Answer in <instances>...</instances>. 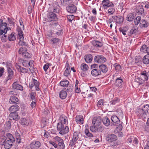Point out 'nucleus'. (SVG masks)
Masks as SVG:
<instances>
[{"label":"nucleus","mask_w":149,"mask_h":149,"mask_svg":"<svg viewBox=\"0 0 149 149\" xmlns=\"http://www.w3.org/2000/svg\"><path fill=\"white\" fill-rule=\"evenodd\" d=\"M136 113L139 118L144 120L147 117V113H149V105L146 104L142 108H139L137 110Z\"/></svg>","instance_id":"nucleus-1"},{"label":"nucleus","mask_w":149,"mask_h":149,"mask_svg":"<svg viewBox=\"0 0 149 149\" xmlns=\"http://www.w3.org/2000/svg\"><path fill=\"white\" fill-rule=\"evenodd\" d=\"M7 137L6 141H1L0 143L2 146H4V148L6 149H9L11 148L15 141V139L13 137L12 134L7 133L6 134Z\"/></svg>","instance_id":"nucleus-2"},{"label":"nucleus","mask_w":149,"mask_h":149,"mask_svg":"<svg viewBox=\"0 0 149 149\" xmlns=\"http://www.w3.org/2000/svg\"><path fill=\"white\" fill-rule=\"evenodd\" d=\"M81 134L79 132H76L73 134L72 139L70 141V145L71 146H73L74 145L77 140L79 138L80 135Z\"/></svg>","instance_id":"nucleus-3"},{"label":"nucleus","mask_w":149,"mask_h":149,"mask_svg":"<svg viewBox=\"0 0 149 149\" xmlns=\"http://www.w3.org/2000/svg\"><path fill=\"white\" fill-rule=\"evenodd\" d=\"M10 95H13V96H11L9 102L10 104H13L14 103H17L19 101L18 98L15 96L17 94L15 93L14 91H11L9 93Z\"/></svg>","instance_id":"nucleus-4"},{"label":"nucleus","mask_w":149,"mask_h":149,"mask_svg":"<svg viewBox=\"0 0 149 149\" xmlns=\"http://www.w3.org/2000/svg\"><path fill=\"white\" fill-rule=\"evenodd\" d=\"M101 4L102 6V7L104 9H106L109 7L114 6L113 2L109 0H103Z\"/></svg>","instance_id":"nucleus-5"},{"label":"nucleus","mask_w":149,"mask_h":149,"mask_svg":"<svg viewBox=\"0 0 149 149\" xmlns=\"http://www.w3.org/2000/svg\"><path fill=\"white\" fill-rule=\"evenodd\" d=\"M47 17L48 22L57 20L58 19L57 15L52 12H50L47 14Z\"/></svg>","instance_id":"nucleus-6"},{"label":"nucleus","mask_w":149,"mask_h":149,"mask_svg":"<svg viewBox=\"0 0 149 149\" xmlns=\"http://www.w3.org/2000/svg\"><path fill=\"white\" fill-rule=\"evenodd\" d=\"M95 62L99 63H103L107 61L106 58L102 55H97L94 58Z\"/></svg>","instance_id":"nucleus-7"},{"label":"nucleus","mask_w":149,"mask_h":149,"mask_svg":"<svg viewBox=\"0 0 149 149\" xmlns=\"http://www.w3.org/2000/svg\"><path fill=\"white\" fill-rule=\"evenodd\" d=\"M117 139V136L114 134H111L107 135L106 136V140L109 143L116 141Z\"/></svg>","instance_id":"nucleus-8"},{"label":"nucleus","mask_w":149,"mask_h":149,"mask_svg":"<svg viewBox=\"0 0 149 149\" xmlns=\"http://www.w3.org/2000/svg\"><path fill=\"white\" fill-rule=\"evenodd\" d=\"M102 122V119L100 116H97L94 117L92 120V123L95 126H99L101 124Z\"/></svg>","instance_id":"nucleus-9"},{"label":"nucleus","mask_w":149,"mask_h":149,"mask_svg":"<svg viewBox=\"0 0 149 149\" xmlns=\"http://www.w3.org/2000/svg\"><path fill=\"white\" fill-rule=\"evenodd\" d=\"M41 145L40 142L38 141H33L30 144V148L33 149H37L39 148Z\"/></svg>","instance_id":"nucleus-10"},{"label":"nucleus","mask_w":149,"mask_h":149,"mask_svg":"<svg viewBox=\"0 0 149 149\" xmlns=\"http://www.w3.org/2000/svg\"><path fill=\"white\" fill-rule=\"evenodd\" d=\"M9 118L11 120H18L19 119V116L17 112H11L9 115Z\"/></svg>","instance_id":"nucleus-11"},{"label":"nucleus","mask_w":149,"mask_h":149,"mask_svg":"<svg viewBox=\"0 0 149 149\" xmlns=\"http://www.w3.org/2000/svg\"><path fill=\"white\" fill-rule=\"evenodd\" d=\"M57 20H53L51 22H49V26L52 27H53L54 30H58L60 29V26L57 24Z\"/></svg>","instance_id":"nucleus-12"},{"label":"nucleus","mask_w":149,"mask_h":149,"mask_svg":"<svg viewBox=\"0 0 149 149\" xmlns=\"http://www.w3.org/2000/svg\"><path fill=\"white\" fill-rule=\"evenodd\" d=\"M13 69V68H10L7 69L8 76L5 79V81H4L6 84L7 83L8 80L11 79L13 77V72L12 70Z\"/></svg>","instance_id":"nucleus-13"},{"label":"nucleus","mask_w":149,"mask_h":149,"mask_svg":"<svg viewBox=\"0 0 149 149\" xmlns=\"http://www.w3.org/2000/svg\"><path fill=\"white\" fill-rule=\"evenodd\" d=\"M66 10L69 13H73L76 12L77 8L75 5L72 4L71 5L67 6L66 7Z\"/></svg>","instance_id":"nucleus-14"},{"label":"nucleus","mask_w":149,"mask_h":149,"mask_svg":"<svg viewBox=\"0 0 149 149\" xmlns=\"http://www.w3.org/2000/svg\"><path fill=\"white\" fill-rule=\"evenodd\" d=\"M123 81L121 77L117 78L116 80L115 85L119 88L122 87Z\"/></svg>","instance_id":"nucleus-15"},{"label":"nucleus","mask_w":149,"mask_h":149,"mask_svg":"<svg viewBox=\"0 0 149 149\" xmlns=\"http://www.w3.org/2000/svg\"><path fill=\"white\" fill-rule=\"evenodd\" d=\"M99 70L103 73H106L108 71V67L106 65L102 64L99 65Z\"/></svg>","instance_id":"nucleus-16"},{"label":"nucleus","mask_w":149,"mask_h":149,"mask_svg":"<svg viewBox=\"0 0 149 149\" xmlns=\"http://www.w3.org/2000/svg\"><path fill=\"white\" fill-rule=\"evenodd\" d=\"M91 74L94 77H97L99 75H101V71L97 69H94L91 71Z\"/></svg>","instance_id":"nucleus-17"},{"label":"nucleus","mask_w":149,"mask_h":149,"mask_svg":"<svg viewBox=\"0 0 149 149\" xmlns=\"http://www.w3.org/2000/svg\"><path fill=\"white\" fill-rule=\"evenodd\" d=\"M76 122L80 124H83L84 123V119L83 117L81 115L77 116L75 118Z\"/></svg>","instance_id":"nucleus-18"},{"label":"nucleus","mask_w":149,"mask_h":149,"mask_svg":"<svg viewBox=\"0 0 149 149\" xmlns=\"http://www.w3.org/2000/svg\"><path fill=\"white\" fill-rule=\"evenodd\" d=\"M113 19L115 20L116 22L118 24L122 23L124 20L123 17L120 15L116 16Z\"/></svg>","instance_id":"nucleus-19"},{"label":"nucleus","mask_w":149,"mask_h":149,"mask_svg":"<svg viewBox=\"0 0 149 149\" xmlns=\"http://www.w3.org/2000/svg\"><path fill=\"white\" fill-rule=\"evenodd\" d=\"M12 87L14 89H16L21 91H23V87L21 85L15 82L13 83L12 85Z\"/></svg>","instance_id":"nucleus-20"},{"label":"nucleus","mask_w":149,"mask_h":149,"mask_svg":"<svg viewBox=\"0 0 149 149\" xmlns=\"http://www.w3.org/2000/svg\"><path fill=\"white\" fill-rule=\"evenodd\" d=\"M65 68H66L64 73V75L66 77H68L70 74V66L68 63L66 64Z\"/></svg>","instance_id":"nucleus-21"},{"label":"nucleus","mask_w":149,"mask_h":149,"mask_svg":"<svg viewBox=\"0 0 149 149\" xmlns=\"http://www.w3.org/2000/svg\"><path fill=\"white\" fill-rule=\"evenodd\" d=\"M19 109V107L17 105H15L10 107L9 108V110L11 112H17Z\"/></svg>","instance_id":"nucleus-22"},{"label":"nucleus","mask_w":149,"mask_h":149,"mask_svg":"<svg viewBox=\"0 0 149 149\" xmlns=\"http://www.w3.org/2000/svg\"><path fill=\"white\" fill-rule=\"evenodd\" d=\"M67 95V94L66 92L64 90L61 91L59 93V97L62 100L65 99Z\"/></svg>","instance_id":"nucleus-23"},{"label":"nucleus","mask_w":149,"mask_h":149,"mask_svg":"<svg viewBox=\"0 0 149 149\" xmlns=\"http://www.w3.org/2000/svg\"><path fill=\"white\" fill-rule=\"evenodd\" d=\"M55 32L54 30H49L47 32L46 35L48 38H51L55 36Z\"/></svg>","instance_id":"nucleus-24"},{"label":"nucleus","mask_w":149,"mask_h":149,"mask_svg":"<svg viewBox=\"0 0 149 149\" xmlns=\"http://www.w3.org/2000/svg\"><path fill=\"white\" fill-rule=\"evenodd\" d=\"M92 44L93 46L96 48L101 47L103 45L102 42L97 40L93 41Z\"/></svg>","instance_id":"nucleus-25"},{"label":"nucleus","mask_w":149,"mask_h":149,"mask_svg":"<svg viewBox=\"0 0 149 149\" xmlns=\"http://www.w3.org/2000/svg\"><path fill=\"white\" fill-rule=\"evenodd\" d=\"M69 131V129L68 127V126H64V128H63L59 133L61 135H63L67 133Z\"/></svg>","instance_id":"nucleus-26"},{"label":"nucleus","mask_w":149,"mask_h":149,"mask_svg":"<svg viewBox=\"0 0 149 149\" xmlns=\"http://www.w3.org/2000/svg\"><path fill=\"white\" fill-rule=\"evenodd\" d=\"M134 18V15L132 13H130L127 14L126 17V20L129 22L132 21Z\"/></svg>","instance_id":"nucleus-27"},{"label":"nucleus","mask_w":149,"mask_h":149,"mask_svg":"<svg viewBox=\"0 0 149 149\" xmlns=\"http://www.w3.org/2000/svg\"><path fill=\"white\" fill-rule=\"evenodd\" d=\"M18 70L20 72L22 73H27L28 72V70L26 68L22 67L21 66L17 65L16 66Z\"/></svg>","instance_id":"nucleus-28"},{"label":"nucleus","mask_w":149,"mask_h":149,"mask_svg":"<svg viewBox=\"0 0 149 149\" xmlns=\"http://www.w3.org/2000/svg\"><path fill=\"white\" fill-rule=\"evenodd\" d=\"M102 120L103 124L107 126H109L110 124V120L107 117L103 118Z\"/></svg>","instance_id":"nucleus-29"},{"label":"nucleus","mask_w":149,"mask_h":149,"mask_svg":"<svg viewBox=\"0 0 149 149\" xmlns=\"http://www.w3.org/2000/svg\"><path fill=\"white\" fill-rule=\"evenodd\" d=\"M86 62L87 63H90L92 60V56L91 54H88L84 56Z\"/></svg>","instance_id":"nucleus-30"},{"label":"nucleus","mask_w":149,"mask_h":149,"mask_svg":"<svg viewBox=\"0 0 149 149\" xmlns=\"http://www.w3.org/2000/svg\"><path fill=\"white\" fill-rule=\"evenodd\" d=\"M29 121L25 118H23L21 119L20 120V123L23 125H28L29 123Z\"/></svg>","instance_id":"nucleus-31"},{"label":"nucleus","mask_w":149,"mask_h":149,"mask_svg":"<svg viewBox=\"0 0 149 149\" xmlns=\"http://www.w3.org/2000/svg\"><path fill=\"white\" fill-rule=\"evenodd\" d=\"M50 43L53 45H56L58 44L60 41V39L58 38H53L50 39Z\"/></svg>","instance_id":"nucleus-32"},{"label":"nucleus","mask_w":149,"mask_h":149,"mask_svg":"<svg viewBox=\"0 0 149 149\" xmlns=\"http://www.w3.org/2000/svg\"><path fill=\"white\" fill-rule=\"evenodd\" d=\"M111 119L112 121L114 123L118 124L120 123V120L117 116L116 115L112 116L111 118Z\"/></svg>","instance_id":"nucleus-33"},{"label":"nucleus","mask_w":149,"mask_h":149,"mask_svg":"<svg viewBox=\"0 0 149 149\" xmlns=\"http://www.w3.org/2000/svg\"><path fill=\"white\" fill-rule=\"evenodd\" d=\"M15 136L16 143H20L21 142V135L17 132H16L15 133Z\"/></svg>","instance_id":"nucleus-34"},{"label":"nucleus","mask_w":149,"mask_h":149,"mask_svg":"<svg viewBox=\"0 0 149 149\" xmlns=\"http://www.w3.org/2000/svg\"><path fill=\"white\" fill-rule=\"evenodd\" d=\"M149 47H148L145 45H143L141 47L140 49L141 52L142 53H147L148 52Z\"/></svg>","instance_id":"nucleus-35"},{"label":"nucleus","mask_w":149,"mask_h":149,"mask_svg":"<svg viewBox=\"0 0 149 149\" xmlns=\"http://www.w3.org/2000/svg\"><path fill=\"white\" fill-rule=\"evenodd\" d=\"M32 81L33 83H34L33 85H34L35 86L36 90L37 91H39L40 90L39 82L37 80L34 79H33Z\"/></svg>","instance_id":"nucleus-36"},{"label":"nucleus","mask_w":149,"mask_h":149,"mask_svg":"<svg viewBox=\"0 0 149 149\" xmlns=\"http://www.w3.org/2000/svg\"><path fill=\"white\" fill-rule=\"evenodd\" d=\"M143 62L145 64L149 63V54L146 55L143 58Z\"/></svg>","instance_id":"nucleus-37"},{"label":"nucleus","mask_w":149,"mask_h":149,"mask_svg":"<svg viewBox=\"0 0 149 149\" xmlns=\"http://www.w3.org/2000/svg\"><path fill=\"white\" fill-rule=\"evenodd\" d=\"M69 84V81L66 80L61 81L60 83V85L61 86L63 87H68Z\"/></svg>","instance_id":"nucleus-38"},{"label":"nucleus","mask_w":149,"mask_h":149,"mask_svg":"<svg viewBox=\"0 0 149 149\" xmlns=\"http://www.w3.org/2000/svg\"><path fill=\"white\" fill-rule=\"evenodd\" d=\"M18 38L19 39H21V40H24V38L23 36V33L20 28L18 29Z\"/></svg>","instance_id":"nucleus-39"},{"label":"nucleus","mask_w":149,"mask_h":149,"mask_svg":"<svg viewBox=\"0 0 149 149\" xmlns=\"http://www.w3.org/2000/svg\"><path fill=\"white\" fill-rule=\"evenodd\" d=\"M140 26L142 27H146L148 26V22L144 19H142L141 21L140 24Z\"/></svg>","instance_id":"nucleus-40"},{"label":"nucleus","mask_w":149,"mask_h":149,"mask_svg":"<svg viewBox=\"0 0 149 149\" xmlns=\"http://www.w3.org/2000/svg\"><path fill=\"white\" fill-rule=\"evenodd\" d=\"M59 120L60 122L59 123H61L62 124H65L68 122L67 118L65 116H61Z\"/></svg>","instance_id":"nucleus-41"},{"label":"nucleus","mask_w":149,"mask_h":149,"mask_svg":"<svg viewBox=\"0 0 149 149\" xmlns=\"http://www.w3.org/2000/svg\"><path fill=\"white\" fill-rule=\"evenodd\" d=\"M27 51V48L25 47H21L19 48L18 50V53L19 54L23 55L24 53Z\"/></svg>","instance_id":"nucleus-42"},{"label":"nucleus","mask_w":149,"mask_h":149,"mask_svg":"<svg viewBox=\"0 0 149 149\" xmlns=\"http://www.w3.org/2000/svg\"><path fill=\"white\" fill-rule=\"evenodd\" d=\"M8 39L10 41L15 40L16 39V36L15 35V33H13L9 35L8 36Z\"/></svg>","instance_id":"nucleus-43"},{"label":"nucleus","mask_w":149,"mask_h":149,"mask_svg":"<svg viewBox=\"0 0 149 149\" xmlns=\"http://www.w3.org/2000/svg\"><path fill=\"white\" fill-rule=\"evenodd\" d=\"M128 30V28L127 26H125L123 27L120 29V32H122L123 35H126V32Z\"/></svg>","instance_id":"nucleus-44"},{"label":"nucleus","mask_w":149,"mask_h":149,"mask_svg":"<svg viewBox=\"0 0 149 149\" xmlns=\"http://www.w3.org/2000/svg\"><path fill=\"white\" fill-rule=\"evenodd\" d=\"M81 68L82 70L84 71H86L88 70V67L87 64L85 63H83L81 65Z\"/></svg>","instance_id":"nucleus-45"},{"label":"nucleus","mask_w":149,"mask_h":149,"mask_svg":"<svg viewBox=\"0 0 149 149\" xmlns=\"http://www.w3.org/2000/svg\"><path fill=\"white\" fill-rule=\"evenodd\" d=\"M64 126L63 124L61 123H58L57 125V130L60 132L63 128H64Z\"/></svg>","instance_id":"nucleus-46"},{"label":"nucleus","mask_w":149,"mask_h":149,"mask_svg":"<svg viewBox=\"0 0 149 149\" xmlns=\"http://www.w3.org/2000/svg\"><path fill=\"white\" fill-rule=\"evenodd\" d=\"M19 42L18 43V45L20 46H26L28 47L29 45L26 42L23 41L24 40H21V39H19Z\"/></svg>","instance_id":"nucleus-47"},{"label":"nucleus","mask_w":149,"mask_h":149,"mask_svg":"<svg viewBox=\"0 0 149 149\" xmlns=\"http://www.w3.org/2000/svg\"><path fill=\"white\" fill-rule=\"evenodd\" d=\"M141 17L140 16H137L136 18L134 19L135 24L136 25H138L141 21Z\"/></svg>","instance_id":"nucleus-48"},{"label":"nucleus","mask_w":149,"mask_h":149,"mask_svg":"<svg viewBox=\"0 0 149 149\" xmlns=\"http://www.w3.org/2000/svg\"><path fill=\"white\" fill-rule=\"evenodd\" d=\"M85 133L86 136L88 137H92L93 136V135L89 132L88 129H86Z\"/></svg>","instance_id":"nucleus-49"},{"label":"nucleus","mask_w":149,"mask_h":149,"mask_svg":"<svg viewBox=\"0 0 149 149\" xmlns=\"http://www.w3.org/2000/svg\"><path fill=\"white\" fill-rule=\"evenodd\" d=\"M135 80L136 81L140 84L143 83L144 81V79H142L140 76L136 78Z\"/></svg>","instance_id":"nucleus-50"},{"label":"nucleus","mask_w":149,"mask_h":149,"mask_svg":"<svg viewBox=\"0 0 149 149\" xmlns=\"http://www.w3.org/2000/svg\"><path fill=\"white\" fill-rule=\"evenodd\" d=\"M54 139L56 142L58 143V144L64 141L62 139L58 136L55 137Z\"/></svg>","instance_id":"nucleus-51"},{"label":"nucleus","mask_w":149,"mask_h":149,"mask_svg":"<svg viewBox=\"0 0 149 149\" xmlns=\"http://www.w3.org/2000/svg\"><path fill=\"white\" fill-rule=\"evenodd\" d=\"M36 95V93L33 91H31L30 93V96L31 98L33 100L35 101H36L35 97Z\"/></svg>","instance_id":"nucleus-52"},{"label":"nucleus","mask_w":149,"mask_h":149,"mask_svg":"<svg viewBox=\"0 0 149 149\" xmlns=\"http://www.w3.org/2000/svg\"><path fill=\"white\" fill-rule=\"evenodd\" d=\"M137 32V30L135 28V27L133 26L132 27V29H131L130 31V34L129 35H131L132 34H134Z\"/></svg>","instance_id":"nucleus-53"},{"label":"nucleus","mask_w":149,"mask_h":149,"mask_svg":"<svg viewBox=\"0 0 149 149\" xmlns=\"http://www.w3.org/2000/svg\"><path fill=\"white\" fill-rule=\"evenodd\" d=\"M65 146L64 141L58 144L57 149H64Z\"/></svg>","instance_id":"nucleus-54"},{"label":"nucleus","mask_w":149,"mask_h":149,"mask_svg":"<svg viewBox=\"0 0 149 149\" xmlns=\"http://www.w3.org/2000/svg\"><path fill=\"white\" fill-rule=\"evenodd\" d=\"M114 66L115 68V69L117 71L121 70V66L118 64L115 63L114 65Z\"/></svg>","instance_id":"nucleus-55"},{"label":"nucleus","mask_w":149,"mask_h":149,"mask_svg":"<svg viewBox=\"0 0 149 149\" xmlns=\"http://www.w3.org/2000/svg\"><path fill=\"white\" fill-rule=\"evenodd\" d=\"M51 65V64L49 63H47L45 64L43 67V69L45 72H46L49 68L50 65Z\"/></svg>","instance_id":"nucleus-56"},{"label":"nucleus","mask_w":149,"mask_h":149,"mask_svg":"<svg viewBox=\"0 0 149 149\" xmlns=\"http://www.w3.org/2000/svg\"><path fill=\"white\" fill-rule=\"evenodd\" d=\"M68 19L70 22H71L74 18V16L73 15H68L67 16Z\"/></svg>","instance_id":"nucleus-57"},{"label":"nucleus","mask_w":149,"mask_h":149,"mask_svg":"<svg viewBox=\"0 0 149 149\" xmlns=\"http://www.w3.org/2000/svg\"><path fill=\"white\" fill-rule=\"evenodd\" d=\"M5 126L8 129H10L11 127V123L10 121L9 120L7 121L5 124Z\"/></svg>","instance_id":"nucleus-58"},{"label":"nucleus","mask_w":149,"mask_h":149,"mask_svg":"<svg viewBox=\"0 0 149 149\" xmlns=\"http://www.w3.org/2000/svg\"><path fill=\"white\" fill-rule=\"evenodd\" d=\"M137 11L141 14L143 13L144 12V10L143 6H140L139 8V9H138V10H137Z\"/></svg>","instance_id":"nucleus-59"},{"label":"nucleus","mask_w":149,"mask_h":149,"mask_svg":"<svg viewBox=\"0 0 149 149\" xmlns=\"http://www.w3.org/2000/svg\"><path fill=\"white\" fill-rule=\"evenodd\" d=\"M22 55L23 57L26 58H29L31 57L30 54L27 51L26 52L24 53Z\"/></svg>","instance_id":"nucleus-60"},{"label":"nucleus","mask_w":149,"mask_h":149,"mask_svg":"<svg viewBox=\"0 0 149 149\" xmlns=\"http://www.w3.org/2000/svg\"><path fill=\"white\" fill-rule=\"evenodd\" d=\"M6 65L7 69L10 68H13L12 63L10 62H6Z\"/></svg>","instance_id":"nucleus-61"},{"label":"nucleus","mask_w":149,"mask_h":149,"mask_svg":"<svg viewBox=\"0 0 149 149\" xmlns=\"http://www.w3.org/2000/svg\"><path fill=\"white\" fill-rule=\"evenodd\" d=\"M7 24L6 23L3 22V20L2 19H0V29H1L3 26H7Z\"/></svg>","instance_id":"nucleus-62"},{"label":"nucleus","mask_w":149,"mask_h":149,"mask_svg":"<svg viewBox=\"0 0 149 149\" xmlns=\"http://www.w3.org/2000/svg\"><path fill=\"white\" fill-rule=\"evenodd\" d=\"M119 102V100L118 99H114L113 100L111 101L110 102V103L111 104L114 105Z\"/></svg>","instance_id":"nucleus-63"},{"label":"nucleus","mask_w":149,"mask_h":149,"mask_svg":"<svg viewBox=\"0 0 149 149\" xmlns=\"http://www.w3.org/2000/svg\"><path fill=\"white\" fill-rule=\"evenodd\" d=\"M103 100L101 99L99 101L97 102V105L99 107H100L103 105Z\"/></svg>","instance_id":"nucleus-64"}]
</instances>
